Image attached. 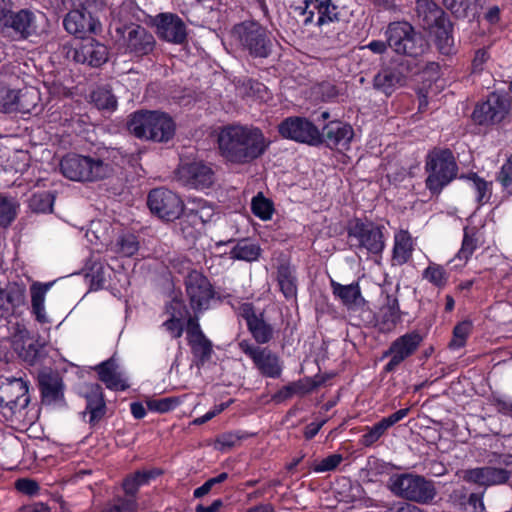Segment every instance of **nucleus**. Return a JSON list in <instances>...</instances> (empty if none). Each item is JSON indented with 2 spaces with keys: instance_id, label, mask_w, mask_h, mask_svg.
<instances>
[{
  "instance_id": "35",
  "label": "nucleus",
  "mask_w": 512,
  "mask_h": 512,
  "mask_svg": "<svg viewBox=\"0 0 512 512\" xmlns=\"http://www.w3.org/2000/svg\"><path fill=\"white\" fill-rule=\"evenodd\" d=\"M23 302L22 290L15 284L0 289V316L7 317Z\"/></svg>"
},
{
  "instance_id": "60",
  "label": "nucleus",
  "mask_w": 512,
  "mask_h": 512,
  "mask_svg": "<svg viewBox=\"0 0 512 512\" xmlns=\"http://www.w3.org/2000/svg\"><path fill=\"white\" fill-rule=\"evenodd\" d=\"M498 180L506 190L512 193V158H509L502 166Z\"/></svg>"
},
{
  "instance_id": "27",
  "label": "nucleus",
  "mask_w": 512,
  "mask_h": 512,
  "mask_svg": "<svg viewBox=\"0 0 512 512\" xmlns=\"http://www.w3.org/2000/svg\"><path fill=\"white\" fill-rule=\"evenodd\" d=\"M313 9L317 10L316 25L321 33L328 35L332 30H337L339 9L334 0H321L318 4H314Z\"/></svg>"
},
{
  "instance_id": "43",
  "label": "nucleus",
  "mask_w": 512,
  "mask_h": 512,
  "mask_svg": "<svg viewBox=\"0 0 512 512\" xmlns=\"http://www.w3.org/2000/svg\"><path fill=\"white\" fill-rule=\"evenodd\" d=\"M19 204L11 197L0 193V226L8 227L16 218Z\"/></svg>"
},
{
  "instance_id": "17",
  "label": "nucleus",
  "mask_w": 512,
  "mask_h": 512,
  "mask_svg": "<svg viewBox=\"0 0 512 512\" xmlns=\"http://www.w3.org/2000/svg\"><path fill=\"white\" fill-rule=\"evenodd\" d=\"M238 313L247 324L248 330L258 344H266L274 337L272 325L264 319V313H257L252 303H242L238 307Z\"/></svg>"
},
{
  "instance_id": "53",
  "label": "nucleus",
  "mask_w": 512,
  "mask_h": 512,
  "mask_svg": "<svg viewBox=\"0 0 512 512\" xmlns=\"http://www.w3.org/2000/svg\"><path fill=\"white\" fill-rule=\"evenodd\" d=\"M387 427L380 420L371 427L366 428V432L361 437V444L368 447L378 441L387 431Z\"/></svg>"
},
{
  "instance_id": "6",
  "label": "nucleus",
  "mask_w": 512,
  "mask_h": 512,
  "mask_svg": "<svg viewBox=\"0 0 512 512\" xmlns=\"http://www.w3.org/2000/svg\"><path fill=\"white\" fill-rule=\"evenodd\" d=\"M232 37L241 47L254 58H267L272 51V40L267 29L254 21H245L236 25Z\"/></svg>"
},
{
  "instance_id": "63",
  "label": "nucleus",
  "mask_w": 512,
  "mask_h": 512,
  "mask_svg": "<svg viewBox=\"0 0 512 512\" xmlns=\"http://www.w3.org/2000/svg\"><path fill=\"white\" fill-rule=\"evenodd\" d=\"M490 58L487 50L479 49L476 51L474 59L472 61V69L473 72H481L483 70L484 64Z\"/></svg>"
},
{
  "instance_id": "56",
  "label": "nucleus",
  "mask_w": 512,
  "mask_h": 512,
  "mask_svg": "<svg viewBox=\"0 0 512 512\" xmlns=\"http://www.w3.org/2000/svg\"><path fill=\"white\" fill-rule=\"evenodd\" d=\"M199 207L198 208H191L190 212L188 214V217L191 219L193 223H196V221H200L201 223H206L211 220L214 211L213 208L206 203H202V201H199Z\"/></svg>"
},
{
  "instance_id": "26",
  "label": "nucleus",
  "mask_w": 512,
  "mask_h": 512,
  "mask_svg": "<svg viewBox=\"0 0 512 512\" xmlns=\"http://www.w3.org/2000/svg\"><path fill=\"white\" fill-rule=\"evenodd\" d=\"M73 58L78 63L98 67L108 60V49L105 45L91 39L75 49Z\"/></svg>"
},
{
  "instance_id": "37",
  "label": "nucleus",
  "mask_w": 512,
  "mask_h": 512,
  "mask_svg": "<svg viewBox=\"0 0 512 512\" xmlns=\"http://www.w3.org/2000/svg\"><path fill=\"white\" fill-rule=\"evenodd\" d=\"M315 387L316 383L314 381L310 379H302L284 386L273 396V399L276 402H282L291 398L295 394L306 395L312 392Z\"/></svg>"
},
{
  "instance_id": "20",
  "label": "nucleus",
  "mask_w": 512,
  "mask_h": 512,
  "mask_svg": "<svg viewBox=\"0 0 512 512\" xmlns=\"http://www.w3.org/2000/svg\"><path fill=\"white\" fill-rule=\"evenodd\" d=\"M28 383L21 378H7L0 385V401L11 408H25L30 402Z\"/></svg>"
},
{
  "instance_id": "55",
  "label": "nucleus",
  "mask_w": 512,
  "mask_h": 512,
  "mask_svg": "<svg viewBox=\"0 0 512 512\" xmlns=\"http://www.w3.org/2000/svg\"><path fill=\"white\" fill-rule=\"evenodd\" d=\"M63 4L69 9H81L93 13L103 7V0H63Z\"/></svg>"
},
{
  "instance_id": "36",
  "label": "nucleus",
  "mask_w": 512,
  "mask_h": 512,
  "mask_svg": "<svg viewBox=\"0 0 512 512\" xmlns=\"http://www.w3.org/2000/svg\"><path fill=\"white\" fill-rule=\"evenodd\" d=\"M430 30L435 36V42L438 50L445 55L452 53L454 48V39L452 36L451 22L446 19Z\"/></svg>"
},
{
  "instance_id": "50",
  "label": "nucleus",
  "mask_w": 512,
  "mask_h": 512,
  "mask_svg": "<svg viewBox=\"0 0 512 512\" xmlns=\"http://www.w3.org/2000/svg\"><path fill=\"white\" fill-rule=\"evenodd\" d=\"M251 208L253 213L262 220H269L273 213L272 203L262 194L253 198Z\"/></svg>"
},
{
  "instance_id": "15",
  "label": "nucleus",
  "mask_w": 512,
  "mask_h": 512,
  "mask_svg": "<svg viewBox=\"0 0 512 512\" xmlns=\"http://www.w3.org/2000/svg\"><path fill=\"white\" fill-rule=\"evenodd\" d=\"M158 37L166 42L182 45L187 40V27L183 20L173 13H160L153 19Z\"/></svg>"
},
{
  "instance_id": "51",
  "label": "nucleus",
  "mask_w": 512,
  "mask_h": 512,
  "mask_svg": "<svg viewBox=\"0 0 512 512\" xmlns=\"http://www.w3.org/2000/svg\"><path fill=\"white\" fill-rule=\"evenodd\" d=\"M54 201L55 195L51 191H43L38 194H34V212H52Z\"/></svg>"
},
{
  "instance_id": "7",
  "label": "nucleus",
  "mask_w": 512,
  "mask_h": 512,
  "mask_svg": "<svg viewBox=\"0 0 512 512\" xmlns=\"http://www.w3.org/2000/svg\"><path fill=\"white\" fill-rule=\"evenodd\" d=\"M389 487L398 497L421 504L431 502L436 496L433 482L411 473L393 475Z\"/></svg>"
},
{
  "instance_id": "48",
  "label": "nucleus",
  "mask_w": 512,
  "mask_h": 512,
  "mask_svg": "<svg viewBox=\"0 0 512 512\" xmlns=\"http://www.w3.org/2000/svg\"><path fill=\"white\" fill-rule=\"evenodd\" d=\"M477 242L478 240L475 237V233L468 228H465L462 245L456 255V258L466 263L477 248Z\"/></svg>"
},
{
  "instance_id": "1",
  "label": "nucleus",
  "mask_w": 512,
  "mask_h": 512,
  "mask_svg": "<svg viewBox=\"0 0 512 512\" xmlns=\"http://www.w3.org/2000/svg\"><path fill=\"white\" fill-rule=\"evenodd\" d=\"M217 141L221 156L234 164H246L259 158L271 143L258 127L242 124L222 127Z\"/></svg>"
},
{
  "instance_id": "33",
  "label": "nucleus",
  "mask_w": 512,
  "mask_h": 512,
  "mask_svg": "<svg viewBox=\"0 0 512 512\" xmlns=\"http://www.w3.org/2000/svg\"><path fill=\"white\" fill-rule=\"evenodd\" d=\"M353 129L350 125L340 122H332L326 126V138L328 144L340 149H346L352 138Z\"/></svg>"
},
{
  "instance_id": "52",
  "label": "nucleus",
  "mask_w": 512,
  "mask_h": 512,
  "mask_svg": "<svg viewBox=\"0 0 512 512\" xmlns=\"http://www.w3.org/2000/svg\"><path fill=\"white\" fill-rule=\"evenodd\" d=\"M118 252L123 256L130 257L134 255L139 249V242L137 237L133 234H126L117 240Z\"/></svg>"
},
{
  "instance_id": "11",
  "label": "nucleus",
  "mask_w": 512,
  "mask_h": 512,
  "mask_svg": "<svg viewBox=\"0 0 512 512\" xmlns=\"http://www.w3.org/2000/svg\"><path fill=\"white\" fill-rule=\"evenodd\" d=\"M147 205L152 214L166 221L179 218L184 207L180 197L165 188H157L150 191Z\"/></svg>"
},
{
  "instance_id": "44",
  "label": "nucleus",
  "mask_w": 512,
  "mask_h": 512,
  "mask_svg": "<svg viewBox=\"0 0 512 512\" xmlns=\"http://www.w3.org/2000/svg\"><path fill=\"white\" fill-rule=\"evenodd\" d=\"M188 344L194 357L198 359V365H203L211 358L212 343L205 335L188 341Z\"/></svg>"
},
{
  "instance_id": "30",
  "label": "nucleus",
  "mask_w": 512,
  "mask_h": 512,
  "mask_svg": "<svg viewBox=\"0 0 512 512\" xmlns=\"http://www.w3.org/2000/svg\"><path fill=\"white\" fill-rule=\"evenodd\" d=\"M413 240L408 231L401 230L395 234L392 255L393 265H403L412 257Z\"/></svg>"
},
{
  "instance_id": "34",
  "label": "nucleus",
  "mask_w": 512,
  "mask_h": 512,
  "mask_svg": "<svg viewBox=\"0 0 512 512\" xmlns=\"http://www.w3.org/2000/svg\"><path fill=\"white\" fill-rule=\"evenodd\" d=\"M460 179L467 181L469 187L475 193V199L479 206L489 202L492 195V182L485 180L474 172L463 174Z\"/></svg>"
},
{
  "instance_id": "13",
  "label": "nucleus",
  "mask_w": 512,
  "mask_h": 512,
  "mask_svg": "<svg viewBox=\"0 0 512 512\" xmlns=\"http://www.w3.org/2000/svg\"><path fill=\"white\" fill-rule=\"evenodd\" d=\"M239 347L251 358L259 372L269 378H279L282 374V362L277 354L268 348L255 346L248 341H241Z\"/></svg>"
},
{
  "instance_id": "47",
  "label": "nucleus",
  "mask_w": 512,
  "mask_h": 512,
  "mask_svg": "<svg viewBox=\"0 0 512 512\" xmlns=\"http://www.w3.org/2000/svg\"><path fill=\"white\" fill-rule=\"evenodd\" d=\"M153 477L150 471H137L133 475L127 477L123 482V489L129 496H134L139 487L149 481Z\"/></svg>"
},
{
  "instance_id": "40",
  "label": "nucleus",
  "mask_w": 512,
  "mask_h": 512,
  "mask_svg": "<svg viewBox=\"0 0 512 512\" xmlns=\"http://www.w3.org/2000/svg\"><path fill=\"white\" fill-rule=\"evenodd\" d=\"M422 278L438 289H443L449 280V273L446 269L434 262L429 263V265L423 270Z\"/></svg>"
},
{
  "instance_id": "14",
  "label": "nucleus",
  "mask_w": 512,
  "mask_h": 512,
  "mask_svg": "<svg viewBox=\"0 0 512 512\" xmlns=\"http://www.w3.org/2000/svg\"><path fill=\"white\" fill-rule=\"evenodd\" d=\"M422 340V336L416 331L396 338L390 344L388 350L383 353V358L390 357V360L384 367V371L388 373L395 371L402 362L417 351Z\"/></svg>"
},
{
  "instance_id": "45",
  "label": "nucleus",
  "mask_w": 512,
  "mask_h": 512,
  "mask_svg": "<svg viewBox=\"0 0 512 512\" xmlns=\"http://www.w3.org/2000/svg\"><path fill=\"white\" fill-rule=\"evenodd\" d=\"M91 99L98 109L113 111L117 106V100L108 87L94 90Z\"/></svg>"
},
{
  "instance_id": "62",
  "label": "nucleus",
  "mask_w": 512,
  "mask_h": 512,
  "mask_svg": "<svg viewBox=\"0 0 512 512\" xmlns=\"http://www.w3.org/2000/svg\"><path fill=\"white\" fill-rule=\"evenodd\" d=\"M240 439L241 437L237 433L227 432L221 434L217 438V444L222 448H231L235 446L240 441Z\"/></svg>"
},
{
  "instance_id": "24",
  "label": "nucleus",
  "mask_w": 512,
  "mask_h": 512,
  "mask_svg": "<svg viewBox=\"0 0 512 512\" xmlns=\"http://www.w3.org/2000/svg\"><path fill=\"white\" fill-rule=\"evenodd\" d=\"M331 288L333 295L340 300L343 306L349 311L359 312L365 309L367 301L362 296V292L358 282L348 285H342L331 280Z\"/></svg>"
},
{
  "instance_id": "41",
  "label": "nucleus",
  "mask_w": 512,
  "mask_h": 512,
  "mask_svg": "<svg viewBox=\"0 0 512 512\" xmlns=\"http://www.w3.org/2000/svg\"><path fill=\"white\" fill-rule=\"evenodd\" d=\"M53 282L40 283L34 282V315L36 319L42 323H49L48 316L44 309V296L46 292L51 288Z\"/></svg>"
},
{
  "instance_id": "42",
  "label": "nucleus",
  "mask_w": 512,
  "mask_h": 512,
  "mask_svg": "<svg viewBox=\"0 0 512 512\" xmlns=\"http://www.w3.org/2000/svg\"><path fill=\"white\" fill-rule=\"evenodd\" d=\"M12 6L10 5V10L8 12V24L1 31H5V29L12 28L16 33H19L22 37H27L29 35L28 28L30 26V14L27 10H21L16 14L11 13Z\"/></svg>"
},
{
  "instance_id": "23",
  "label": "nucleus",
  "mask_w": 512,
  "mask_h": 512,
  "mask_svg": "<svg viewBox=\"0 0 512 512\" xmlns=\"http://www.w3.org/2000/svg\"><path fill=\"white\" fill-rule=\"evenodd\" d=\"M407 75L404 73L403 65L382 68L373 78V87L390 96L396 89L404 86Z\"/></svg>"
},
{
  "instance_id": "58",
  "label": "nucleus",
  "mask_w": 512,
  "mask_h": 512,
  "mask_svg": "<svg viewBox=\"0 0 512 512\" xmlns=\"http://www.w3.org/2000/svg\"><path fill=\"white\" fill-rule=\"evenodd\" d=\"M136 501L132 498H119L114 501L103 512H134L136 510Z\"/></svg>"
},
{
  "instance_id": "59",
  "label": "nucleus",
  "mask_w": 512,
  "mask_h": 512,
  "mask_svg": "<svg viewBox=\"0 0 512 512\" xmlns=\"http://www.w3.org/2000/svg\"><path fill=\"white\" fill-rule=\"evenodd\" d=\"M166 313L170 318L183 319L188 314V310L182 300L175 298L166 306Z\"/></svg>"
},
{
  "instance_id": "21",
  "label": "nucleus",
  "mask_w": 512,
  "mask_h": 512,
  "mask_svg": "<svg viewBox=\"0 0 512 512\" xmlns=\"http://www.w3.org/2000/svg\"><path fill=\"white\" fill-rule=\"evenodd\" d=\"M81 393L86 399L85 412L89 415V424L96 425L106 414V403L102 387L97 383L84 384Z\"/></svg>"
},
{
  "instance_id": "64",
  "label": "nucleus",
  "mask_w": 512,
  "mask_h": 512,
  "mask_svg": "<svg viewBox=\"0 0 512 512\" xmlns=\"http://www.w3.org/2000/svg\"><path fill=\"white\" fill-rule=\"evenodd\" d=\"M493 403L499 413L512 417V399L496 397Z\"/></svg>"
},
{
  "instance_id": "39",
  "label": "nucleus",
  "mask_w": 512,
  "mask_h": 512,
  "mask_svg": "<svg viewBox=\"0 0 512 512\" xmlns=\"http://www.w3.org/2000/svg\"><path fill=\"white\" fill-rule=\"evenodd\" d=\"M482 0H443V4L456 17H467L477 13Z\"/></svg>"
},
{
  "instance_id": "8",
  "label": "nucleus",
  "mask_w": 512,
  "mask_h": 512,
  "mask_svg": "<svg viewBox=\"0 0 512 512\" xmlns=\"http://www.w3.org/2000/svg\"><path fill=\"white\" fill-rule=\"evenodd\" d=\"M112 27L115 32L114 37L126 52L144 56L154 50L155 38L145 27L134 23L122 24L120 22H115Z\"/></svg>"
},
{
  "instance_id": "4",
  "label": "nucleus",
  "mask_w": 512,
  "mask_h": 512,
  "mask_svg": "<svg viewBox=\"0 0 512 512\" xmlns=\"http://www.w3.org/2000/svg\"><path fill=\"white\" fill-rule=\"evenodd\" d=\"M64 177L79 182H94L108 177L112 167L108 162L97 157L69 154L60 162Z\"/></svg>"
},
{
  "instance_id": "31",
  "label": "nucleus",
  "mask_w": 512,
  "mask_h": 512,
  "mask_svg": "<svg viewBox=\"0 0 512 512\" xmlns=\"http://www.w3.org/2000/svg\"><path fill=\"white\" fill-rule=\"evenodd\" d=\"M276 280L280 291L286 299H293L297 295V278L295 269L289 263H281L277 267Z\"/></svg>"
},
{
  "instance_id": "16",
  "label": "nucleus",
  "mask_w": 512,
  "mask_h": 512,
  "mask_svg": "<svg viewBox=\"0 0 512 512\" xmlns=\"http://www.w3.org/2000/svg\"><path fill=\"white\" fill-rule=\"evenodd\" d=\"M186 292L194 311L207 309L210 300L214 296L209 280L197 271H193L187 276Z\"/></svg>"
},
{
  "instance_id": "54",
  "label": "nucleus",
  "mask_w": 512,
  "mask_h": 512,
  "mask_svg": "<svg viewBox=\"0 0 512 512\" xmlns=\"http://www.w3.org/2000/svg\"><path fill=\"white\" fill-rule=\"evenodd\" d=\"M343 457L341 454H331L320 461H314L311 468L316 473H324L333 471L342 462Z\"/></svg>"
},
{
  "instance_id": "38",
  "label": "nucleus",
  "mask_w": 512,
  "mask_h": 512,
  "mask_svg": "<svg viewBox=\"0 0 512 512\" xmlns=\"http://www.w3.org/2000/svg\"><path fill=\"white\" fill-rule=\"evenodd\" d=\"M260 254V246L248 239H242L238 241L230 251V257L232 259L243 260L247 262L256 261Z\"/></svg>"
},
{
  "instance_id": "28",
  "label": "nucleus",
  "mask_w": 512,
  "mask_h": 512,
  "mask_svg": "<svg viewBox=\"0 0 512 512\" xmlns=\"http://www.w3.org/2000/svg\"><path fill=\"white\" fill-rule=\"evenodd\" d=\"M95 370L98 372L99 379L108 389L123 391L129 387L114 359L100 363Z\"/></svg>"
},
{
  "instance_id": "3",
  "label": "nucleus",
  "mask_w": 512,
  "mask_h": 512,
  "mask_svg": "<svg viewBox=\"0 0 512 512\" xmlns=\"http://www.w3.org/2000/svg\"><path fill=\"white\" fill-rule=\"evenodd\" d=\"M128 129L139 139L167 142L174 135L175 125L172 118L165 113L140 111L131 116Z\"/></svg>"
},
{
  "instance_id": "5",
  "label": "nucleus",
  "mask_w": 512,
  "mask_h": 512,
  "mask_svg": "<svg viewBox=\"0 0 512 512\" xmlns=\"http://www.w3.org/2000/svg\"><path fill=\"white\" fill-rule=\"evenodd\" d=\"M385 37L389 48L399 55L418 57L428 48L422 35L407 21L391 22L386 28Z\"/></svg>"
},
{
  "instance_id": "57",
  "label": "nucleus",
  "mask_w": 512,
  "mask_h": 512,
  "mask_svg": "<svg viewBox=\"0 0 512 512\" xmlns=\"http://www.w3.org/2000/svg\"><path fill=\"white\" fill-rule=\"evenodd\" d=\"M178 400L173 397H167L162 399H152L147 402V406L151 411L160 413H166L171 411L178 405Z\"/></svg>"
},
{
  "instance_id": "32",
  "label": "nucleus",
  "mask_w": 512,
  "mask_h": 512,
  "mask_svg": "<svg viewBox=\"0 0 512 512\" xmlns=\"http://www.w3.org/2000/svg\"><path fill=\"white\" fill-rule=\"evenodd\" d=\"M380 329L382 331H391L401 320L399 303L396 297L387 295L386 301L380 308Z\"/></svg>"
},
{
  "instance_id": "18",
  "label": "nucleus",
  "mask_w": 512,
  "mask_h": 512,
  "mask_svg": "<svg viewBox=\"0 0 512 512\" xmlns=\"http://www.w3.org/2000/svg\"><path fill=\"white\" fill-rule=\"evenodd\" d=\"M66 31L79 38L96 33L100 30V22L93 16L92 11L70 9L63 21Z\"/></svg>"
},
{
  "instance_id": "22",
  "label": "nucleus",
  "mask_w": 512,
  "mask_h": 512,
  "mask_svg": "<svg viewBox=\"0 0 512 512\" xmlns=\"http://www.w3.org/2000/svg\"><path fill=\"white\" fill-rule=\"evenodd\" d=\"M41 402L44 405L56 404L63 400V382L57 372L44 370L38 375Z\"/></svg>"
},
{
  "instance_id": "61",
  "label": "nucleus",
  "mask_w": 512,
  "mask_h": 512,
  "mask_svg": "<svg viewBox=\"0 0 512 512\" xmlns=\"http://www.w3.org/2000/svg\"><path fill=\"white\" fill-rule=\"evenodd\" d=\"M163 327L172 335L173 338H180L183 334L182 319L169 318L163 323Z\"/></svg>"
},
{
  "instance_id": "12",
  "label": "nucleus",
  "mask_w": 512,
  "mask_h": 512,
  "mask_svg": "<svg viewBox=\"0 0 512 512\" xmlns=\"http://www.w3.org/2000/svg\"><path fill=\"white\" fill-rule=\"evenodd\" d=\"M510 101L505 95L491 93L486 101L476 105L472 119L478 125L501 122L509 113Z\"/></svg>"
},
{
  "instance_id": "46",
  "label": "nucleus",
  "mask_w": 512,
  "mask_h": 512,
  "mask_svg": "<svg viewBox=\"0 0 512 512\" xmlns=\"http://www.w3.org/2000/svg\"><path fill=\"white\" fill-rule=\"evenodd\" d=\"M19 91L11 90L6 87H0V111L11 113L20 109Z\"/></svg>"
},
{
  "instance_id": "19",
  "label": "nucleus",
  "mask_w": 512,
  "mask_h": 512,
  "mask_svg": "<svg viewBox=\"0 0 512 512\" xmlns=\"http://www.w3.org/2000/svg\"><path fill=\"white\" fill-rule=\"evenodd\" d=\"M510 476V472L506 469L486 466L464 470L462 478L468 483L488 487L504 484Z\"/></svg>"
},
{
  "instance_id": "2",
  "label": "nucleus",
  "mask_w": 512,
  "mask_h": 512,
  "mask_svg": "<svg viewBox=\"0 0 512 512\" xmlns=\"http://www.w3.org/2000/svg\"><path fill=\"white\" fill-rule=\"evenodd\" d=\"M458 170L456 158L450 149H432L425 159L426 188L433 195H439L447 185L457 178Z\"/></svg>"
},
{
  "instance_id": "25",
  "label": "nucleus",
  "mask_w": 512,
  "mask_h": 512,
  "mask_svg": "<svg viewBox=\"0 0 512 512\" xmlns=\"http://www.w3.org/2000/svg\"><path fill=\"white\" fill-rule=\"evenodd\" d=\"M179 173L187 185L196 189L208 188L214 181V172L211 167L202 162L183 165Z\"/></svg>"
},
{
  "instance_id": "10",
  "label": "nucleus",
  "mask_w": 512,
  "mask_h": 512,
  "mask_svg": "<svg viewBox=\"0 0 512 512\" xmlns=\"http://www.w3.org/2000/svg\"><path fill=\"white\" fill-rule=\"evenodd\" d=\"M279 134L289 140L308 145H318L322 142V135L318 127L309 119L300 116L285 118L278 125Z\"/></svg>"
},
{
  "instance_id": "49",
  "label": "nucleus",
  "mask_w": 512,
  "mask_h": 512,
  "mask_svg": "<svg viewBox=\"0 0 512 512\" xmlns=\"http://www.w3.org/2000/svg\"><path fill=\"white\" fill-rule=\"evenodd\" d=\"M472 329V323L470 321H463L457 324L453 330V338L449 343L451 349H460L464 347L467 337Z\"/></svg>"
},
{
  "instance_id": "29",
  "label": "nucleus",
  "mask_w": 512,
  "mask_h": 512,
  "mask_svg": "<svg viewBox=\"0 0 512 512\" xmlns=\"http://www.w3.org/2000/svg\"><path fill=\"white\" fill-rule=\"evenodd\" d=\"M416 14L423 28L428 30L447 19L444 11L431 0H418Z\"/></svg>"
},
{
  "instance_id": "9",
  "label": "nucleus",
  "mask_w": 512,
  "mask_h": 512,
  "mask_svg": "<svg viewBox=\"0 0 512 512\" xmlns=\"http://www.w3.org/2000/svg\"><path fill=\"white\" fill-rule=\"evenodd\" d=\"M384 227L373 222L356 220L348 229L351 247L371 254H380L385 248Z\"/></svg>"
}]
</instances>
